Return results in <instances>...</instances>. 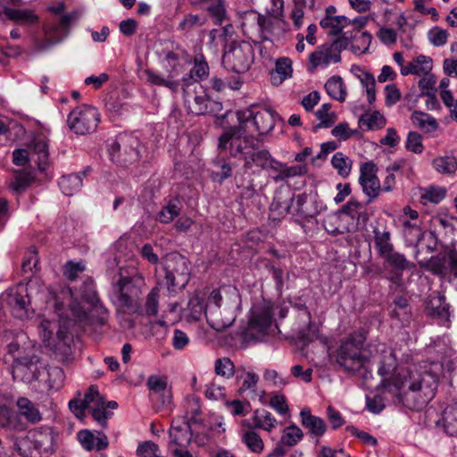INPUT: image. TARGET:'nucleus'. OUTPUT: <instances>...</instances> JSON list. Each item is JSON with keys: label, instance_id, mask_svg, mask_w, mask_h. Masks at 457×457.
I'll return each instance as SVG.
<instances>
[{"label": "nucleus", "instance_id": "obj_47", "mask_svg": "<svg viewBox=\"0 0 457 457\" xmlns=\"http://www.w3.org/2000/svg\"><path fill=\"white\" fill-rule=\"evenodd\" d=\"M59 187L66 195H72L82 187V178L79 174L62 176L59 180Z\"/></svg>", "mask_w": 457, "mask_h": 457}, {"label": "nucleus", "instance_id": "obj_5", "mask_svg": "<svg viewBox=\"0 0 457 457\" xmlns=\"http://www.w3.org/2000/svg\"><path fill=\"white\" fill-rule=\"evenodd\" d=\"M182 90L185 105L191 113L217 116L221 112V103L210 99L198 81L187 82L185 79V83L182 84Z\"/></svg>", "mask_w": 457, "mask_h": 457}, {"label": "nucleus", "instance_id": "obj_9", "mask_svg": "<svg viewBox=\"0 0 457 457\" xmlns=\"http://www.w3.org/2000/svg\"><path fill=\"white\" fill-rule=\"evenodd\" d=\"M349 46L346 37H340L330 43H325L316 48L309 55L308 70L311 72L317 69H326L331 64L341 62V53Z\"/></svg>", "mask_w": 457, "mask_h": 457}, {"label": "nucleus", "instance_id": "obj_6", "mask_svg": "<svg viewBox=\"0 0 457 457\" xmlns=\"http://www.w3.org/2000/svg\"><path fill=\"white\" fill-rule=\"evenodd\" d=\"M143 284L144 281L140 276H124L120 273V279L112 288L114 304L124 311L136 312L139 308L138 300Z\"/></svg>", "mask_w": 457, "mask_h": 457}, {"label": "nucleus", "instance_id": "obj_48", "mask_svg": "<svg viewBox=\"0 0 457 457\" xmlns=\"http://www.w3.org/2000/svg\"><path fill=\"white\" fill-rule=\"evenodd\" d=\"M181 209V202L172 199L159 212L157 219L160 222L168 224L179 215Z\"/></svg>", "mask_w": 457, "mask_h": 457}, {"label": "nucleus", "instance_id": "obj_7", "mask_svg": "<svg viewBox=\"0 0 457 457\" xmlns=\"http://www.w3.org/2000/svg\"><path fill=\"white\" fill-rule=\"evenodd\" d=\"M253 60L254 50L248 41H232L224 46L222 65L228 71L244 73L251 68Z\"/></svg>", "mask_w": 457, "mask_h": 457}, {"label": "nucleus", "instance_id": "obj_21", "mask_svg": "<svg viewBox=\"0 0 457 457\" xmlns=\"http://www.w3.org/2000/svg\"><path fill=\"white\" fill-rule=\"evenodd\" d=\"M324 209L325 205L316 195L301 194L295 197V206H293L292 214L298 219L310 220Z\"/></svg>", "mask_w": 457, "mask_h": 457}, {"label": "nucleus", "instance_id": "obj_42", "mask_svg": "<svg viewBox=\"0 0 457 457\" xmlns=\"http://www.w3.org/2000/svg\"><path fill=\"white\" fill-rule=\"evenodd\" d=\"M294 200V195L290 191L278 192L276 194L270 208L272 211L278 212V215L285 216L290 212Z\"/></svg>", "mask_w": 457, "mask_h": 457}, {"label": "nucleus", "instance_id": "obj_26", "mask_svg": "<svg viewBox=\"0 0 457 457\" xmlns=\"http://www.w3.org/2000/svg\"><path fill=\"white\" fill-rule=\"evenodd\" d=\"M301 423L308 430V433L316 438L321 437L326 430L325 421L317 416L312 414L311 410L303 408L300 412Z\"/></svg>", "mask_w": 457, "mask_h": 457}, {"label": "nucleus", "instance_id": "obj_10", "mask_svg": "<svg viewBox=\"0 0 457 457\" xmlns=\"http://www.w3.org/2000/svg\"><path fill=\"white\" fill-rule=\"evenodd\" d=\"M275 114V112L270 109L256 107L240 110L236 112L238 123L247 129H252L253 134L258 132L256 137L260 138L274 128Z\"/></svg>", "mask_w": 457, "mask_h": 457}, {"label": "nucleus", "instance_id": "obj_13", "mask_svg": "<svg viewBox=\"0 0 457 457\" xmlns=\"http://www.w3.org/2000/svg\"><path fill=\"white\" fill-rule=\"evenodd\" d=\"M233 298L226 299L222 307L212 306L205 310V317L208 324L217 331H223L230 327L236 320V309L238 306V295L233 290L228 292Z\"/></svg>", "mask_w": 457, "mask_h": 457}, {"label": "nucleus", "instance_id": "obj_22", "mask_svg": "<svg viewBox=\"0 0 457 457\" xmlns=\"http://www.w3.org/2000/svg\"><path fill=\"white\" fill-rule=\"evenodd\" d=\"M85 403L89 404L88 411L94 420L104 428L107 424L106 420L112 417V412L104 408V399L96 386H91L86 392Z\"/></svg>", "mask_w": 457, "mask_h": 457}, {"label": "nucleus", "instance_id": "obj_17", "mask_svg": "<svg viewBox=\"0 0 457 457\" xmlns=\"http://www.w3.org/2000/svg\"><path fill=\"white\" fill-rule=\"evenodd\" d=\"M26 336L23 333L17 335L15 341L10 343L7 346L8 353L15 359L13 367L14 372L24 373L34 372L37 370V364L39 362V358L35 353H25L28 349L21 348V343H24Z\"/></svg>", "mask_w": 457, "mask_h": 457}, {"label": "nucleus", "instance_id": "obj_51", "mask_svg": "<svg viewBox=\"0 0 457 457\" xmlns=\"http://www.w3.org/2000/svg\"><path fill=\"white\" fill-rule=\"evenodd\" d=\"M206 22V18L198 14L188 13L179 23L178 29L183 33L191 32L197 28L204 26Z\"/></svg>", "mask_w": 457, "mask_h": 457}, {"label": "nucleus", "instance_id": "obj_29", "mask_svg": "<svg viewBox=\"0 0 457 457\" xmlns=\"http://www.w3.org/2000/svg\"><path fill=\"white\" fill-rule=\"evenodd\" d=\"M191 428L185 423L184 426H180L178 421L173 420L170 429V443L180 447L187 446L193 437Z\"/></svg>", "mask_w": 457, "mask_h": 457}, {"label": "nucleus", "instance_id": "obj_60", "mask_svg": "<svg viewBox=\"0 0 457 457\" xmlns=\"http://www.w3.org/2000/svg\"><path fill=\"white\" fill-rule=\"evenodd\" d=\"M355 43L352 45V51L355 54L367 52L371 42V35L367 31L359 32L354 37Z\"/></svg>", "mask_w": 457, "mask_h": 457}, {"label": "nucleus", "instance_id": "obj_54", "mask_svg": "<svg viewBox=\"0 0 457 457\" xmlns=\"http://www.w3.org/2000/svg\"><path fill=\"white\" fill-rule=\"evenodd\" d=\"M204 9L210 13L216 25H221L227 19V12L222 0H214Z\"/></svg>", "mask_w": 457, "mask_h": 457}, {"label": "nucleus", "instance_id": "obj_50", "mask_svg": "<svg viewBox=\"0 0 457 457\" xmlns=\"http://www.w3.org/2000/svg\"><path fill=\"white\" fill-rule=\"evenodd\" d=\"M303 437L302 429L296 425L293 424L287 427L283 430V434L280 438L281 445L292 447L296 445Z\"/></svg>", "mask_w": 457, "mask_h": 457}, {"label": "nucleus", "instance_id": "obj_64", "mask_svg": "<svg viewBox=\"0 0 457 457\" xmlns=\"http://www.w3.org/2000/svg\"><path fill=\"white\" fill-rule=\"evenodd\" d=\"M258 381L259 376L256 373L246 372L245 378H243L242 385L238 389V392L240 394L250 392L251 394L255 395Z\"/></svg>", "mask_w": 457, "mask_h": 457}, {"label": "nucleus", "instance_id": "obj_35", "mask_svg": "<svg viewBox=\"0 0 457 457\" xmlns=\"http://www.w3.org/2000/svg\"><path fill=\"white\" fill-rule=\"evenodd\" d=\"M145 74L146 81L152 85L168 87L172 92L177 91L179 88V82L174 79L178 72L174 71H170L167 78L161 76L152 70H145Z\"/></svg>", "mask_w": 457, "mask_h": 457}, {"label": "nucleus", "instance_id": "obj_31", "mask_svg": "<svg viewBox=\"0 0 457 457\" xmlns=\"http://www.w3.org/2000/svg\"><path fill=\"white\" fill-rule=\"evenodd\" d=\"M184 411L185 415L183 419L185 424L192 427L201 422V405L200 400L197 397L194 395L186 397Z\"/></svg>", "mask_w": 457, "mask_h": 457}, {"label": "nucleus", "instance_id": "obj_46", "mask_svg": "<svg viewBox=\"0 0 457 457\" xmlns=\"http://www.w3.org/2000/svg\"><path fill=\"white\" fill-rule=\"evenodd\" d=\"M185 316L191 320H199L202 316L205 315V304L204 300L198 295H193L187 304V308L184 311Z\"/></svg>", "mask_w": 457, "mask_h": 457}, {"label": "nucleus", "instance_id": "obj_19", "mask_svg": "<svg viewBox=\"0 0 457 457\" xmlns=\"http://www.w3.org/2000/svg\"><path fill=\"white\" fill-rule=\"evenodd\" d=\"M378 167L373 162H364L360 168L359 183L363 194L367 196V203H372L382 192L380 181L377 176Z\"/></svg>", "mask_w": 457, "mask_h": 457}, {"label": "nucleus", "instance_id": "obj_33", "mask_svg": "<svg viewBox=\"0 0 457 457\" xmlns=\"http://www.w3.org/2000/svg\"><path fill=\"white\" fill-rule=\"evenodd\" d=\"M275 64V69L270 72V80L274 86H278L292 76V61L287 57H281Z\"/></svg>", "mask_w": 457, "mask_h": 457}, {"label": "nucleus", "instance_id": "obj_1", "mask_svg": "<svg viewBox=\"0 0 457 457\" xmlns=\"http://www.w3.org/2000/svg\"><path fill=\"white\" fill-rule=\"evenodd\" d=\"M374 348L378 353V373L382 378L380 386L395 403L420 410L435 397L438 381L435 374L399 366L395 351L385 344Z\"/></svg>", "mask_w": 457, "mask_h": 457}, {"label": "nucleus", "instance_id": "obj_12", "mask_svg": "<svg viewBox=\"0 0 457 457\" xmlns=\"http://www.w3.org/2000/svg\"><path fill=\"white\" fill-rule=\"evenodd\" d=\"M139 142L131 136L120 135L108 145L110 160L120 166H128L139 158Z\"/></svg>", "mask_w": 457, "mask_h": 457}, {"label": "nucleus", "instance_id": "obj_61", "mask_svg": "<svg viewBox=\"0 0 457 457\" xmlns=\"http://www.w3.org/2000/svg\"><path fill=\"white\" fill-rule=\"evenodd\" d=\"M433 166L440 173H452L456 170L457 162L448 156L437 157L434 159Z\"/></svg>", "mask_w": 457, "mask_h": 457}, {"label": "nucleus", "instance_id": "obj_18", "mask_svg": "<svg viewBox=\"0 0 457 457\" xmlns=\"http://www.w3.org/2000/svg\"><path fill=\"white\" fill-rule=\"evenodd\" d=\"M272 321L271 307L269 304H255L246 328V335L259 339L270 327Z\"/></svg>", "mask_w": 457, "mask_h": 457}, {"label": "nucleus", "instance_id": "obj_63", "mask_svg": "<svg viewBox=\"0 0 457 457\" xmlns=\"http://www.w3.org/2000/svg\"><path fill=\"white\" fill-rule=\"evenodd\" d=\"M449 34L447 30L439 27L432 28L428 33L429 42L435 46H442L446 44Z\"/></svg>", "mask_w": 457, "mask_h": 457}, {"label": "nucleus", "instance_id": "obj_24", "mask_svg": "<svg viewBox=\"0 0 457 457\" xmlns=\"http://www.w3.org/2000/svg\"><path fill=\"white\" fill-rule=\"evenodd\" d=\"M151 392V396L154 397L162 406H168L171 403L172 395L168 388L167 378L163 376L151 375L146 382Z\"/></svg>", "mask_w": 457, "mask_h": 457}, {"label": "nucleus", "instance_id": "obj_8", "mask_svg": "<svg viewBox=\"0 0 457 457\" xmlns=\"http://www.w3.org/2000/svg\"><path fill=\"white\" fill-rule=\"evenodd\" d=\"M163 282L170 292L183 289L188 283L191 274L190 262L183 255L171 253L164 260Z\"/></svg>", "mask_w": 457, "mask_h": 457}, {"label": "nucleus", "instance_id": "obj_11", "mask_svg": "<svg viewBox=\"0 0 457 457\" xmlns=\"http://www.w3.org/2000/svg\"><path fill=\"white\" fill-rule=\"evenodd\" d=\"M55 436L51 428H39L29 433L28 438L20 440L17 448L22 457H37L28 449L33 445L39 455L49 454L54 452Z\"/></svg>", "mask_w": 457, "mask_h": 457}, {"label": "nucleus", "instance_id": "obj_28", "mask_svg": "<svg viewBox=\"0 0 457 457\" xmlns=\"http://www.w3.org/2000/svg\"><path fill=\"white\" fill-rule=\"evenodd\" d=\"M2 13L9 20L21 25H32L38 21V16L30 9H15L3 6Z\"/></svg>", "mask_w": 457, "mask_h": 457}, {"label": "nucleus", "instance_id": "obj_62", "mask_svg": "<svg viewBox=\"0 0 457 457\" xmlns=\"http://www.w3.org/2000/svg\"><path fill=\"white\" fill-rule=\"evenodd\" d=\"M405 147L414 154H421L424 149L421 135L416 131H410L406 137Z\"/></svg>", "mask_w": 457, "mask_h": 457}, {"label": "nucleus", "instance_id": "obj_44", "mask_svg": "<svg viewBox=\"0 0 457 457\" xmlns=\"http://www.w3.org/2000/svg\"><path fill=\"white\" fill-rule=\"evenodd\" d=\"M443 428L446 434L457 436V403L447 406L442 417Z\"/></svg>", "mask_w": 457, "mask_h": 457}, {"label": "nucleus", "instance_id": "obj_27", "mask_svg": "<svg viewBox=\"0 0 457 457\" xmlns=\"http://www.w3.org/2000/svg\"><path fill=\"white\" fill-rule=\"evenodd\" d=\"M450 306L445 303V297L439 293L432 294L427 302L426 310L430 316L437 317L442 320H448Z\"/></svg>", "mask_w": 457, "mask_h": 457}, {"label": "nucleus", "instance_id": "obj_45", "mask_svg": "<svg viewBox=\"0 0 457 457\" xmlns=\"http://www.w3.org/2000/svg\"><path fill=\"white\" fill-rule=\"evenodd\" d=\"M242 442L254 453H260L264 449V443L261 436L253 429H242L240 433Z\"/></svg>", "mask_w": 457, "mask_h": 457}, {"label": "nucleus", "instance_id": "obj_15", "mask_svg": "<svg viewBox=\"0 0 457 457\" xmlns=\"http://www.w3.org/2000/svg\"><path fill=\"white\" fill-rule=\"evenodd\" d=\"M100 121L98 111L92 106L83 105L71 111L67 119V124L71 131L78 135L94 132Z\"/></svg>", "mask_w": 457, "mask_h": 457}, {"label": "nucleus", "instance_id": "obj_36", "mask_svg": "<svg viewBox=\"0 0 457 457\" xmlns=\"http://www.w3.org/2000/svg\"><path fill=\"white\" fill-rule=\"evenodd\" d=\"M269 169L277 172L273 178L276 182L283 180L287 178L302 175L305 172V169L301 166H287L273 158Z\"/></svg>", "mask_w": 457, "mask_h": 457}, {"label": "nucleus", "instance_id": "obj_52", "mask_svg": "<svg viewBox=\"0 0 457 457\" xmlns=\"http://www.w3.org/2000/svg\"><path fill=\"white\" fill-rule=\"evenodd\" d=\"M331 164L340 176L344 178L349 176L352 170V161L343 153H336L331 159Z\"/></svg>", "mask_w": 457, "mask_h": 457}, {"label": "nucleus", "instance_id": "obj_23", "mask_svg": "<svg viewBox=\"0 0 457 457\" xmlns=\"http://www.w3.org/2000/svg\"><path fill=\"white\" fill-rule=\"evenodd\" d=\"M29 373V375H26L28 380H45L50 389H59L64 381V372L59 367H50L46 370L44 366H37L34 372Z\"/></svg>", "mask_w": 457, "mask_h": 457}, {"label": "nucleus", "instance_id": "obj_37", "mask_svg": "<svg viewBox=\"0 0 457 457\" xmlns=\"http://www.w3.org/2000/svg\"><path fill=\"white\" fill-rule=\"evenodd\" d=\"M253 428L270 432L278 425L276 418L266 410H255L252 416Z\"/></svg>", "mask_w": 457, "mask_h": 457}, {"label": "nucleus", "instance_id": "obj_34", "mask_svg": "<svg viewBox=\"0 0 457 457\" xmlns=\"http://www.w3.org/2000/svg\"><path fill=\"white\" fill-rule=\"evenodd\" d=\"M273 158L270 152L266 149L257 148L253 150L245 160L244 168L250 170L253 166L261 168L262 170H268Z\"/></svg>", "mask_w": 457, "mask_h": 457}, {"label": "nucleus", "instance_id": "obj_53", "mask_svg": "<svg viewBox=\"0 0 457 457\" xmlns=\"http://www.w3.org/2000/svg\"><path fill=\"white\" fill-rule=\"evenodd\" d=\"M359 121L367 126L369 129H381L386 125L385 117L378 111L365 112L361 116Z\"/></svg>", "mask_w": 457, "mask_h": 457}, {"label": "nucleus", "instance_id": "obj_41", "mask_svg": "<svg viewBox=\"0 0 457 457\" xmlns=\"http://www.w3.org/2000/svg\"><path fill=\"white\" fill-rule=\"evenodd\" d=\"M373 233L375 247L382 258L395 250L394 245L391 242V234L389 231L375 229Z\"/></svg>", "mask_w": 457, "mask_h": 457}, {"label": "nucleus", "instance_id": "obj_32", "mask_svg": "<svg viewBox=\"0 0 457 457\" xmlns=\"http://www.w3.org/2000/svg\"><path fill=\"white\" fill-rule=\"evenodd\" d=\"M411 120L416 128L426 134L434 133L439 128L437 120L433 116L424 112L414 111L411 113Z\"/></svg>", "mask_w": 457, "mask_h": 457}, {"label": "nucleus", "instance_id": "obj_39", "mask_svg": "<svg viewBox=\"0 0 457 457\" xmlns=\"http://www.w3.org/2000/svg\"><path fill=\"white\" fill-rule=\"evenodd\" d=\"M325 89L333 99L343 103L346 98V87L340 76H332L325 83Z\"/></svg>", "mask_w": 457, "mask_h": 457}, {"label": "nucleus", "instance_id": "obj_30", "mask_svg": "<svg viewBox=\"0 0 457 457\" xmlns=\"http://www.w3.org/2000/svg\"><path fill=\"white\" fill-rule=\"evenodd\" d=\"M421 269L430 271L434 275L441 278L449 276V267L447 265V257L445 254L432 256L426 262H419Z\"/></svg>", "mask_w": 457, "mask_h": 457}, {"label": "nucleus", "instance_id": "obj_49", "mask_svg": "<svg viewBox=\"0 0 457 457\" xmlns=\"http://www.w3.org/2000/svg\"><path fill=\"white\" fill-rule=\"evenodd\" d=\"M383 259L394 270L396 271L409 270L414 266L403 253L395 252V250L386 255Z\"/></svg>", "mask_w": 457, "mask_h": 457}, {"label": "nucleus", "instance_id": "obj_58", "mask_svg": "<svg viewBox=\"0 0 457 457\" xmlns=\"http://www.w3.org/2000/svg\"><path fill=\"white\" fill-rule=\"evenodd\" d=\"M403 235L408 245L418 246L423 237L424 231L418 222H414L412 228L403 229Z\"/></svg>", "mask_w": 457, "mask_h": 457}, {"label": "nucleus", "instance_id": "obj_25", "mask_svg": "<svg viewBox=\"0 0 457 457\" xmlns=\"http://www.w3.org/2000/svg\"><path fill=\"white\" fill-rule=\"evenodd\" d=\"M38 329L39 335L47 347H54L56 339L62 341L66 337V331L53 320H43Z\"/></svg>", "mask_w": 457, "mask_h": 457}, {"label": "nucleus", "instance_id": "obj_3", "mask_svg": "<svg viewBox=\"0 0 457 457\" xmlns=\"http://www.w3.org/2000/svg\"><path fill=\"white\" fill-rule=\"evenodd\" d=\"M262 138L253 136L252 129H247L238 123L237 126L228 128L220 137L219 148L228 150L231 156L244 161L247 156L260 147Z\"/></svg>", "mask_w": 457, "mask_h": 457}, {"label": "nucleus", "instance_id": "obj_40", "mask_svg": "<svg viewBox=\"0 0 457 457\" xmlns=\"http://www.w3.org/2000/svg\"><path fill=\"white\" fill-rule=\"evenodd\" d=\"M351 21L345 16H328L323 18L320 25L322 29H328V34L332 36L339 35L343 29L347 27Z\"/></svg>", "mask_w": 457, "mask_h": 457}, {"label": "nucleus", "instance_id": "obj_4", "mask_svg": "<svg viewBox=\"0 0 457 457\" xmlns=\"http://www.w3.org/2000/svg\"><path fill=\"white\" fill-rule=\"evenodd\" d=\"M364 340L361 335H352L341 342L335 360L345 371L354 373L370 369V360L362 352Z\"/></svg>", "mask_w": 457, "mask_h": 457}, {"label": "nucleus", "instance_id": "obj_57", "mask_svg": "<svg viewBox=\"0 0 457 457\" xmlns=\"http://www.w3.org/2000/svg\"><path fill=\"white\" fill-rule=\"evenodd\" d=\"M215 373L226 378H231L235 374V365L227 357L217 359L215 361Z\"/></svg>", "mask_w": 457, "mask_h": 457}, {"label": "nucleus", "instance_id": "obj_2", "mask_svg": "<svg viewBox=\"0 0 457 457\" xmlns=\"http://www.w3.org/2000/svg\"><path fill=\"white\" fill-rule=\"evenodd\" d=\"M81 302L73 300L70 304L75 321L104 325L107 322L109 312L100 302L92 284H85L80 289Z\"/></svg>", "mask_w": 457, "mask_h": 457}, {"label": "nucleus", "instance_id": "obj_56", "mask_svg": "<svg viewBox=\"0 0 457 457\" xmlns=\"http://www.w3.org/2000/svg\"><path fill=\"white\" fill-rule=\"evenodd\" d=\"M414 75L422 76L428 74L433 68V61L426 55H419L411 61Z\"/></svg>", "mask_w": 457, "mask_h": 457}, {"label": "nucleus", "instance_id": "obj_16", "mask_svg": "<svg viewBox=\"0 0 457 457\" xmlns=\"http://www.w3.org/2000/svg\"><path fill=\"white\" fill-rule=\"evenodd\" d=\"M30 151L25 149H17L12 153V162L17 166H24L29 157L37 163V167L41 170H45L48 164V143L46 139L38 137L35 138L30 145Z\"/></svg>", "mask_w": 457, "mask_h": 457}, {"label": "nucleus", "instance_id": "obj_43", "mask_svg": "<svg viewBox=\"0 0 457 457\" xmlns=\"http://www.w3.org/2000/svg\"><path fill=\"white\" fill-rule=\"evenodd\" d=\"M17 406L20 413L28 421L36 423L41 420L42 416L36 405L28 398L21 397L17 401Z\"/></svg>", "mask_w": 457, "mask_h": 457}, {"label": "nucleus", "instance_id": "obj_55", "mask_svg": "<svg viewBox=\"0 0 457 457\" xmlns=\"http://www.w3.org/2000/svg\"><path fill=\"white\" fill-rule=\"evenodd\" d=\"M229 289H233L237 294V290L233 287H227L224 288L222 291L217 289L212 290L205 304V310L212 309V306H224L226 303V299H223L224 294L227 295L228 299L233 298L231 295L228 293Z\"/></svg>", "mask_w": 457, "mask_h": 457}, {"label": "nucleus", "instance_id": "obj_14", "mask_svg": "<svg viewBox=\"0 0 457 457\" xmlns=\"http://www.w3.org/2000/svg\"><path fill=\"white\" fill-rule=\"evenodd\" d=\"M71 20V14H63L46 22L43 29V38L36 41L37 50L46 51L62 42L69 33Z\"/></svg>", "mask_w": 457, "mask_h": 457}, {"label": "nucleus", "instance_id": "obj_38", "mask_svg": "<svg viewBox=\"0 0 457 457\" xmlns=\"http://www.w3.org/2000/svg\"><path fill=\"white\" fill-rule=\"evenodd\" d=\"M394 303L395 307L391 312V318L397 320L403 326L409 324L412 315L407 299L397 296Z\"/></svg>", "mask_w": 457, "mask_h": 457}, {"label": "nucleus", "instance_id": "obj_20", "mask_svg": "<svg viewBox=\"0 0 457 457\" xmlns=\"http://www.w3.org/2000/svg\"><path fill=\"white\" fill-rule=\"evenodd\" d=\"M247 21L251 22L253 34L262 42H271L273 37L279 30L278 21L254 12L248 13Z\"/></svg>", "mask_w": 457, "mask_h": 457}, {"label": "nucleus", "instance_id": "obj_59", "mask_svg": "<svg viewBox=\"0 0 457 457\" xmlns=\"http://www.w3.org/2000/svg\"><path fill=\"white\" fill-rule=\"evenodd\" d=\"M445 197V190L438 187L426 188L421 194L420 199L423 204H438Z\"/></svg>", "mask_w": 457, "mask_h": 457}]
</instances>
